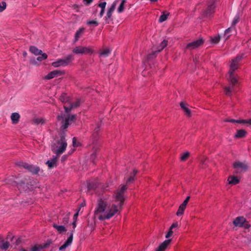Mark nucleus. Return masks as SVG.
Instances as JSON below:
<instances>
[{
  "label": "nucleus",
  "instance_id": "obj_62",
  "mask_svg": "<svg viewBox=\"0 0 251 251\" xmlns=\"http://www.w3.org/2000/svg\"><path fill=\"white\" fill-rule=\"evenodd\" d=\"M186 158H184V157L181 158V160H182V161H185V159H186Z\"/></svg>",
  "mask_w": 251,
  "mask_h": 251
},
{
  "label": "nucleus",
  "instance_id": "obj_16",
  "mask_svg": "<svg viewBox=\"0 0 251 251\" xmlns=\"http://www.w3.org/2000/svg\"><path fill=\"white\" fill-rule=\"evenodd\" d=\"M57 158H52L51 159L47 161L46 163L49 169L56 167L57 166Z\"/></svg>",
  "mask_w": 251,
  "mask_h": 251
},
{
  "label": "nucleus",
  "instance_id": "obj_27",
  "mask_svg": "<svg viewBox=\"0 0 251 251\" xmlns=\"http://www.w3.org/2000/svg\"><path fill=\"white\" fill-rule=\"evenodd\" d=\"M169 15V12H166V11H164L163 13V14L161 15L159 17V22L162 23V22L166 21Z\"/></svg>",
  "mask_w": 251,
  "mask_h": 251
},
{
  "label": "nucleus",
  "instance_id": "obj_11",
  "mask_svg": "<svg viewBox=\"0 0 251 251\" xmlns=\"http://www.w3.org/2000/svg\"><path fill=\"white\" fill-rule=\"evenodd\" d=\"M233 167L237 173H241L246 171L247 169V166L243 163L236 162L233 164Z\"/></svg>",
  "mask_w": 251,
  "mask_h": 251
},
{
  "label": "nucleus",
  "instance_id": "obj_33",
  "mask_svg": "<svg viewBox=\"0 0 251 251\" xmlns=\"http://www.w3.org/2000/svg\"><path fill=\"white\" fill-rule=\"evenodd\" d=\"M126 0H123L121 3L120 4V6H119L118 8V11L119 13H121L124 11L125 7L124 5L125 3L126 2Z\"/></svg>",
  "mask_w": 251,
  "mask_h": 251
},
{
  "label": "nucleus",
  "instance_id": "obj_15",
  "mask_svg": "<svg viewBox=\"0 0 251 251\" xmlns=\"http://www.w3.org/2000/svg\"><path fill=\"white\" fill-rule=\"evenodd\" d=\"M171 241L172 239H167L165 240L158 246L155 251H165L170 244Z\"/></svg>",
  "mask_w": 251,
  "mask_h": 251
},
{
  "label": "nucleus",
  "instance_id": "obj_39",
  "mask_svg": "<svg viewBox=\"0 0 251 251\" xmlns=\"http://www.w3.org/2000/svg\"><path fill=\"white\" fill-rule=\"evenodd\" d=\"M240 16L239 15H237L232 22V26H234L239 21Z\"/></svg>",
  "mask_w": 251,
  "mask_h": 251
},
{
  "label": "nucleus",
  "instance_id": "obj_58",
  "mask_svg": "<svg viewBox=\"0 0 251 251\" xmlns=\"http://www.w3.org/2000/svg\"><path fill=\"white\" fill-rule=\"evenodd\" d=\"M73 229H75L76 226V221H74V222L73 223Z\"/></svg>",
  "mask_w": 251,
  "mask_h": 251
},
{
  "label": "nucleus",
  "instance_id": "obj_5",
  "mask_svg": "<svg viewBox=\"0 0 251 251\" xmlns=\"http://www.w3.org/2000/svg\"><path fill=\"white\" fill-rule=\"evenodd\" d=\"M204 42V40L203 38H201L198 40L192 42L187 44L185 49H188L190 50H194L199 48L202 46Z\"/></svg>",
  "mask_w": 251,
  "mask_h": 251
},
{
  "label": "nucleus",
  "instance_id": "obj_56",
  "mask_svg": "<svg viewBox=\"0 0 251 251\" xmlns=\"http://www.w3.org/2000/svg\"><path fill=\"white\" fill-rule=\"evenodd\" d=\"M246 120V124H249L251 125V119H247Z\"/></svg>",
  "mask_w": 251,
  "mask_h": 251
},
{
  "label": "nucleus",
  "instance_id": "obj_26",
  "mask_svg": "<svg viewBox=\"0 0 251 251\" xmlns=\"http://www.w3.org/2000/svg\"><path fill=\"white\" fill-rule=\"evenodd\" d=\"M59 100L63 103H66L70 100V98L67 96V94L63 93L60 96Z\"/></svg>",
  "mask_w": 251,
  "mask_h": 251
},
{
  "label": "nucleus",
  "instance_id": "obj_6",
  "mask_svg": "<svg viewBox=\"0 0 251 251\" xmlns=\"http://www.w3.org/2000/svg\"><path fill=\"white\" fill-rule=\"evenodd\" d=\"M58 144H60V146L56 151L55 153L57 155H59L64 151L67 147V143L66 142L64 135H60V140L58 142Z\"/></svg>",
  "mask_w": 251,
  "mask_h": 251
},
{
  "label": "nucleus",
  "instance_id": "obj_48",
  "mask_svg": "<svg viewBox=\"0 0 251 251\" xmlns=\"http://www.w3.org/2000/svg\"><path fill=\"white\" fill-rule=\"evenodd\" d=\"M106 4V2H100L98 4V6L101 8V9H105Z\"/></svg>",
  "mask_w": 251,
  "mask_h": 251
},
{
  "label": "nucleus",
  "instance_id": "obj_4",
  "mask_svg": "<svg viewBox=\"0 0 251 251\" xmlns=\"http://www.w3.org/2000/svg\"><path fill=\"white\" fill-rule=\"evenodd\" d=\"M73 55L70 54L64 59H60L52 63L51 65L54 67L59 66H65L68 65L74 60Z\"/></svg>",
  "mask_w": 251,
  "mask_h": 251
},
{
  "label": "nucleus",
  "instance_id": "obj_64",
  "mask_svg": "<svg viewBox=\"0 0 251 251\" xmlns=\"http://www.w3.org/2000/svg\"><path fill=\"white\" fill-rule=\"evenodd\" d=\"M80 208H79V209L78 210V211H77V212L79 211H80Z\"/></svg>",
  "mask_w": 251,
  "mask_h": 251
},
{
  "label": "nucleus",
  "instance_id": "obj_18",
  "mask_svg": "<svg viewBox=\"0 0 251 251\" xmlns=\"http://www.w3.org/2000/svg\"><path fill=\"white\" fill-rule=\"evenodd\" d=\"M73 238V233L72 232L65 243L59 248L60 251H62L71 245Z\"/></svg>",
  "mask_w": 251,
  "mask_h": 251
},
{
  "label": "nucleus",
  "instance_id": "obj_31",
  "mask_svg": "<svg viewBox=\"0 0 251 251\" xmlns=\"http://www.w3.org/2000/svg\"><path fill=\"white\" fill-rule=\"evenodd\" d=\"M84 30V28H80L78 30L76 31L75 34V41H77L78 40V38L80 37L81 34L83 32Z\"/></svg>",
  "mask_w": 251,
  "mask_h": 251
},
{
  "label": "nucleus",
  "instance_id": "obj_8",
  "mask_svg": "<svg viewBox=\"0 0 251 251\" xmlns=\"http://www.w3.org/2000/svg\"><path fill=\"white\" fill-rule=\"evenodd\" d=\"M19 165L22 166L25 169H27L29 172H31L34 175L38 174L40 170L39 167L33 166L26 163L20 162Z\"/></svg>",
  "mask_w": 251,
  "mask_h": 251
},
{
  "label": "nucleus",
  "instance_id": "obj_55",
  "mask_svg": "<svg viewBox=\"0 0 251 251\" xmlns=\"http://www.w3.org/2000/svg\"><path fill=\"white\" fill-rule=\"evenodd\" d=\"M105 9H101V11L100 13V17H102L103 15V14L104 13Z\"/></svg>",
  "mask_w": 251,
  "mask_h": 251
},
{
  "label": "nucleus",
  "instance_id": "obj_41",
  "mask_svg": "<svg viewBox=\"0 0 251 251\" xmlns=\"http://www.w3.org/2000/svg\"><path fill=\"white\" fill-rule=\"evenodd\" d=\"M6 7V3L4 1L0 3V12H2Z\"/></svg>",
  "mask_w": 251,
  "mask_h": 251
},
{
  "label": "nucleus",
  "instance_id": "obj_17",
  "mask_svg": "<svg viewBox=\"0 0 251 251\" xmlns=\"http://www.w3.org/2000/svg\"><path fill=\"white\" fill-rule=\"evenodd\" d=\"M247 135V132L245 129H239L237 130L236 133L234 136V137L236 139H240L245 137Z\"/></svg>",
  "mask_w": 251,
  "mask_h": 251
},
{
  "label": "nucleus",
  "instance_id": "obj_52",
  "mask_svg": "<svg viewBox=\"0 0 251 251\" xmlns=\"http://www.w3.org/2000/svg\"><path fill=\"white\" fill-rule=\"evenodd\" d=\"M93 0H84V2H85V5H88L92 2Z\"/></svg>",
  "mask_w": 251,
  "mask_h": 251
},
{
  "label": "nucleus",
  "instance_id": "obj_53",
  "mask_svg": "<svg viewBox=\"0 0 251 251\" xmlns=\"http://www.w3.org/2000/svg\"><path fill=\"white\" fill-rule=\"evenodd\" d=\"M231 31V27H229V28H228L227 29H226L225 30V34H228V33H229Z\"/></svg>",
  "mask_w": 251,
  "mask_h": 251
},
{
  "label": "nucleus",
  "instance_id": "obj_12",
  "mask_svg": "<svg viewBox=\"0 0 251 251\" xmlns=\"http://www.w3.org/2000/svg\"><path fill=\"white\" fill-rule=\"evenodd\" d=\"M65 74L64 71L54 70L49 73L45 76L46 79H50L58 75H63Z\"/></svg>",
  "mask_w": 251,
  "mask_h": 251
},
{
  "label": "nucleus",
  "instance_id": "obj_51",
  "mask_svg": "<svg viewBox=\"0 0 251 251\" xmlns=\"http://www.w3.org/2000/svg\"><path fill=\"white\" fill-rule=\"evenodd\" d=\"M246 120L242 119V120H237V123L238 124H246Z\"/></svg>",
  "mask_w": 251,
  "mask_h": 251
},
{
  "label": "nucleus",
  "instance_id": "obj_45",
  "mask_svg": "<svg viewBox=\"0 0 251 251\" xmlns=\"http://www.w3.org/2000/svg\"><path fill=\"white\" fill-rule=\"evenodd\" d=\"M220 37L219 36H216L214 38H212L211 39V41L213 43L217 44L220 41Z\"/></svg>",
  "mask_w": 251,
  "mask_h": 251
},
{
  "label": "nucleus",
  "instance_id": "obj_1",
  "mask_svg": "<svg viewBox=\"0 0 251 251\" xmlns=\"http://www.w3.org/2000/svg\"><path fill=\"white\" fill-rule=\"evenodd\" d=\"M127 187L124 185L112 197L104 195L99 199L94 211V217L100 221L109 220L118 215L122 209L124 193Z\"/></svg>",
  "mask_w": 251,
  "mask_h": 251
},
{
  "label": "nucleus",
  "instance_id": "obj_61",
  "mask_svg": "<svg viewBox=\"0 0 251 251\" xmlns=\"http://www.w3.org/2000/svg\"><path fill=\"white\" fill-rule=\"evenodd\" d=\"M23 55H24V56H25H25H26V52L25 51V52L23 53Z\"/></svg>",
  "mask_w": 251,
  "mask_h": 251
},
{
  "label": "nucleus",
  "instance_id": "obj_2",
  "mask_svg": "<svg viewBox=\"0 0 251 251\" xmlns=\"http://www.w3.org/2000/svg\"><path fill=\"white\" fill-rule=\"evenodd\" d=\"M64 115L61 114L60 115H58L56 117L58 121H61L62 125L60 128L63 130L67 129L69 125H70L73 122H75L76 120V115L75 114H69L68 116L64 119Z\"/></svg>",
  "mask_w": 251,
  "mask_h": 251
},
{
  "label": "nucleus",
  "instance_id": "obj_19",
  "mask_svg": "<svg viewBox=\"0 0 251 251\" xmlns=\"http://www.w3.org/2000/svg\"><path fill=\"white\" fill-rule=\"evenodd\" d=\"M228 74L229 81L233 86H234L236 84L238 83V80L236 78V77L235 74H234V72H232V73H230V71H228Z\"/></svg>",
  "mask_w": 251,
  "mask_h": 251
},
{
  "label": "nucleus",
  "instance_id": "obj_50",
  "mask_svg": "<svg viewBox=\"0 0 251 251\" xmlns=\"http://www.w3.org/2000/svg\"><path fill=\"white\" fill-rule=\"evenodd\" d=\"M155 52H153L152 53H151V54H149L148 56H147V59L148 60H150L151 59H152L154 57H155Z\"/></svg>",
  "mask_w": 251,
  "mask_h": 251
},
{
  "label": "nucleus",
  "instance_id": "obj_30",
  "mask_svg": "<svg viewBox=\"0 0 251 251\" xmlns=\"http://www.w3.org/2000/svg\"><path fill=\"white\" fill-rule=\"evenodd\" d=\"M32 122L36 125H39V124H44L45 123V120L43 118H35L32 119Z\"/></svg>",
  "mask_w": 251,
  "mask_h": 251
},
{
  "label": "nucleus",
  "instance_id": "obj_23",
  "mask_svg": "<svg viewBox=\"0 0 251 251\" xmlns=\"http://www.w3.org/2000/svg\"><path fill=\"white\" fill-rule=\"evenodd\" d=\"M20 116L18 113H13L11 115V119L13 124H17L19 122Z\"/></svg>",
  "mask_w": 251,
  "mask_h": 251
},
{
  "label": "nucleus",
  "instance_id": "obj_35",
  "mask_svg": "<svg viewBox=\"0 0 251 251\" xmlns=\"http://www.w3.org/2000/svg\"><path fill=\"white\" fill-rule=\"evenodd\" d=\"M168 45V41L166 40H164L160 44V49H159L158 51L160 52L162 50H163Z\"/></svg>",
  "mask_w": 251,
  "mask_h": 251
},
{
  "label": "nucleus",
  "instance_id": "obj_59",
  "mask_svg": "<svg viewBox=\"0 0 251 251\" xmlns=\"http://www.w3.org/2000/svg\"><path fill=\"white\" fill-rule=\"evenodd\" d=\"M73 7L74 9H76L78 8V5L76 4H75L73 5Z\"/></svg>",
  "mask_w": 251,
  "mask_h": 251
},
{
  "label": "nucleus",
  "instance_id": "obj_60",
  "mask_svg": "<svg viewBox=\"0 0 251 251\" xmlns=\"http://www.w3.org/2000/svg\"><path fill=\"white\" fill-rule=\"evenodd\" d=\"M37 249L36 248H33L32 249V251H36Z\"/></svg>",
  "mask_w": 251,
  "mask_h": 251
},
{
  "label": "nucleus",
  "instance_id": "obj_44",
  "mask_svg": "<svg viewBox=\"0 0 251 251\" xmlns=\"http://www.w3.org/2000/svg\"><path fill=\"white\" fill-rule=\"evenodd\" d=\"M64 108L65 109V112L67 114L69 113L71 110L73 109V107L71 105H70L69 107H67L66 106L64 105Z\"/></svg>",
  "mask_w": 251,
  "mask_h": 251
},
{
  "label": "nucleus",
  "instance_id": "obj_25",
  "mask_svg": "<svg viewBox=\"0 0 251 251\" xmlns=\"http://www.w3.org/2000/svg\"><path fill=\"white\" fill-rule=\"evenodd\" d=\"M53 227L60 233L66 231V228L64 226H58L55 224H53Z\"/></svg>",
  "mask_w": 251,
  "mask_h": 251
},
{
  "label": "nucleus",
  "instance_id": "obj_37",
  "mask_svg": "<svg viewBox=\"0 0 251 251\" xmlns=\"http://www.w3.org/2000/svg\"><path fill=\"white\" fill-rule=\"evenodd\" d=\"M100 131V126H97V127H95L94 132H93V136L95 137H97L99 135V132Z\"/></svg>",
  "mask_w": 251,
  "mask_h": 251
},
{
  "label": "nucleus",
  "instance_id": "obj_21",
  "mask_svg": "<svg viewBox=\"0 0 251 251\" xmlns=\"http://www.w3.org/2000/svg\"><path fill=\"white\" fill-rule=\"evenodd\" d=\"M178 227V224L177 222H175V223H173L172 225V226H170L168 232L166 235V236H165L166 238H169V237L172 236L173 234V229L175 228H177Z\"/></svg>",
  "mask_w": 251,
  "mask_h": 251
},
{
  "label": "nucleus",
  "instance_id": "obj_10",
  "mask_svg": "<svg viewBox=\"0 0 251 251\" xmlns=\"http://www.w3.org/2000/svg\"><path fill=\"white\" fill-rule=\"evenodd\" d=\"M190 198V197L189 196L187 197L183 203L180 205L176 214L177 216H180L183 215Z\"/></svg>",
  "mask_w": 251,
  "mask_h": 251
},
{
  "label": "nucleus",
  "instance_id": "obj_54",
  "mask_svg": "<svg viewBox=\"0 0 251 251\" xmlns=\"http://www.w3.org/2000/svg\"><path fill=\"white\" fill-rule=\"evenodd\" d=\"M78 215V212H77L76 213H75L74 214V221H76Z\"/></svg>",
  "mask_w": 251,
  "mask_h": 251
},
{
  "label": "nucleus",
  "instance_id": "obj_46",
  "mask_svg": "<svg viewBox=\"0 0 251 251\" xmlns=\"http://www.w3.org/2000/svg\"><path fill=\"white\" fill-rule=\"evenodd\" d=\"M225 122H229L232 123H237V120H234L233 119H226L224 120Z\"/></svg>",
  "mask_w": 251,
  "mask_h": 251
},
{
  "label": "nucleus",
  "instance_id": "obj_28",
  "mask_svg": "<svg viewBox=\"0 0 251 251\" xmlns=\"http://www.w3.org/2000/svg\"><path fill=\"white\" fill-rule=\"evenodd\" d=\"M137 171L134 170L133 172L130 174V176L126 180V183L132 182L134 179V176L137 173Z\"/></svg>",
  "mask_w": 251,
  "mask_h": 251
},
{
  "label": "nucleus",
  "instance_id": "obj_20",
  "mask_svg": "<svg viewBox=\"0 0 251 251\" xmlns=\"http://www.w3.org/2000/svg\"><path fill=\"white\" fill-rule=\"evenodd\" d=\"M227 181L229 184L236 185L239 183V179L234 176H230L227 178Z\"/></svg>",
  "mask_w": 251,
  "mask_h": 251
},
{
  "label": "nucleus",
  "instance_id": "obj_14",
  "mask_svg": "<svg viewBox=\"0 0 251 251\" xmlns=\"http://www.w3.org/2000/svg\"><path fill=\"white\" fill-rule=\"evenodd\" d=\"M180 106L181 109L184 112V115L188 118H190L192 116L191 111L188 107V104L183 102L180 103Z\"/></svg>",
  "mask_w": 251,
  "mask_h": 251
},
{
  "label": "nucleus",
  "instance_id": "obj_49",
  "mask_svg": "<svg viewBox=\"0 0 251 251\" xmlns=\"http://www.w3.org/2000/svg\"><path fill=\"white\" fill-rule=\"evenodd\" d=\"M190 155V152L188 151H185L182 153L181 154L180 157H189V156Z\"/></svg>",
  "mask_w": 251,
  "mask_h": 251
},
{
  "label": "nucleus",
  "instance_id": "obj_9",
  "mask_svg": "<svg viewBox=\"0 0 251 251\" xmlns=\"http://www.w3.org/2000/svg\"><path fill=\"white\" fill-rule=\"evenodd\" d=\"M242 59V56H237L232 60V62L230 66V69L229 70V71H230V73L234 72V71L238 68V63Z\"/></svg>",
  "mask_w": 251,
  "mask_h": 251
},
{
  "label": "nucleus",
  "instance_id": "obj_32",
  "mask_svg": "<svg viewBox=\"0 0 251 251\" xmlns=\"http://www.w3.org/2000/svg\"><path fill=\"white\" fill-rule=\"evenodd\" d=\"M110 52V50L109 49H105L103 50L100 51L99 53L100 56H107Z\"/></svg>",
  "mask_w": 251,
  "mask_h": 251
},
{
  "label": "nucleus",
  "instance_id": "obj_42",
  "mask_svg": "<svg viewBox=\"0 0 251 251\" xmlns=\"http://www.w3.org/2000/svg\"><path fill=\"white\" fill-rule=\"evenodd\" d=\"M70 105L73 107V108H76L80 105V100H78L75 102L71 103Z\"/></svg>",
  "mask_w": 251,
  "mask_h": 251
},
{
  "label": "nucleus",
  "instance_id": "obj_7",
  "mask_svg": "<svg viewBox=\"0 0 251 251\" xmlns=\"http://www.w3.org/2000/svg\"><path fill=\"white\" fill-rule=\"evenodd\" d=\"M235 226L242 227L244 225V227L246 228H249L250 225L246 222V219L243 216L237 217L233 222Z\"/></svg>",
  "mask_w": 251,
  "mask_h": 251
},
{
  "label": "nucleus",
  "instance_id": "obj_29",
  "mask_svg": "<svg viewBox=\"0 0 251 251\" xmlns=\"http://www.w3.org/2000/svg\"><path fill=\"white\" fill-rule=\"evenodd\" d=\"M112 12L107 11L106 16L105 17V20L107 24H109L110 22L113 20L112 18Z\"/></svg>",
  "mask_w": 251,
  "mask_h": 251
},
{
  "label": "nucleus",
  "instance_id": "obj_22",
  "mask_svg": "<svg viewBox=\"0 0 251 251\" xmlns=\"http://www.w3.org/2000/svg\"><path fill=\"white\" fill-rule=\"evenodd\" d=\"M215 6L213 4L208 5L205 10L204 15L205 16H208L214 12Z\"/></svg>",
  "mask_w": 251,
  "mask_h": 251
},
{
  "label": "nucleus",
  "instance_id": "obj_63",
  "mask_svg": "<svg viewBox=\"0 0 251 251\" xmlns=\"http://www.w3.org/2000/svg\"><path fill=\"white\" fill-rule=\"evenodd\" d=\"M152 2H156L157 1V0H150Z\"/></svg>",
  "mask_w": 251,
  "mask_h": 251
},
{
  "label": "nucleus",
  "instance_id": "obj_36",
  "mask_svg": "<svg viewBox=\"0 0 251 251\" xmlns=\"http://www.w3.org/2000/svg\"><path fill=\"white\" fill-rule=\"evenodd\" d=\"M9 247V243L7 241L3 242L1 245L0 246V248L3 250H6Z\"/></svg>",
  "mask_w": 251,
  "mask_h": 251
},
{
  "label": "nucleus",
  "instance_id": "obj_24",
  "mask_svg": "<svg viewBox=\"0 0 251 251\" xmlns=\"http://www.w3.org/2000/svg\"><path fill=\"white\" fill-rule=\"evenodd\" d=\"M29 51L35 55H38L42 52L41 50H39L37 47L34 46H31L29 47Z\"/></svg>",
  "mask_w": 251,
  "mask_h": 251
},
{
  "label": "nucleus",
  "instance_id": "obj_43",
  "mask_svg": "<svg viewBox=\"0 0 251 251\" xmlns=\"http://www.w3.org/2000/svg\"><path fill=\"white\" fill-rule=\"evenodd\" d=\"M116 1H114L113 4L111 5V6H110V7L108 9V11H109L110 12H112L113 13V12L114 11V10H115V7H116Z\"/></svg>",
  "mask_w": 251,
  "mask_h": 251
},
{
  "label": "nucleus",
  "instance_id": "obj_34",
  "mask_svg": "<svg viewBox=\"0 0 251 251\" xmlns=\"http://www.w3.org/2000/svg\"><path fill=\"white\" fill-rule=\"evenodd\" d=\"M40 55H41V56H39L37 58V60L39 61H42L48 58V55L46 53H43L42 52Z\"/></svg>",
  "mask_w": 251,
  "mask_h": 251
},
{
  "label": "nucleus",
  "instance_id": "obj_47",
  "mask_svg": "<svg viewBox=\"0 0 251 251\" xmlns=\"http://www.w3.org/2000/svg\"><path fill=\"white\" fill-rule=\"evenodd\" d=\"M224 91L226 95H229L231 91L230 87H225L224 88Z\"/></svg>",
  "mask_w": 251,
  "mask_h": 251
},
{
  "label": "nucleus",
  "instance_id": "obj_40",
  "mask_svg": "<svg viewBox=\"0 0 251 251\" xmlns=\"http://www.w3.org/2000/svg\"><path fill=\"white\" fill-rule=\"evenodd\" d=\"M80 143L77 141V139L75 137L73 138V146L75 147H77L80 146Z\"/></svg>",
  "mask_w": 251,
  "mask_h": 251
},
{
  "label": "nucleus",
  "instance_id": "obj_57",
  "mask_svg": "<svg viewBox=\"0 0 251 251\" xmlns=\"http://www.w3.org/2000/svg\"><path fill=\"white\" fill-rule=\"evenodd\" d=\"M88 188L90 190L91 189H94V187L92 186L90 184H89L88 185Z\"/></svg>",
  "mask_w": 251,
  "mask_h": 251
},
{
  "label": "nucleus",
  "instance_id": "obj_3",
  "mask_svg": "<svg viewBox=\"0 0 251 251\" xmlns=\"http://www.w3.org/2000/svg\"><path fill=\"white\" fill-rule=\"evenodd\" d=\"M73 52L76 54H92L94 52V50L91 47H84V46H76L73 49Z\"/></svg>",
  "mask_w": 251,
  "mask_h": 251
},
{
  "label": "nucleus",
  "instance_id": "obj_13",
  "mask_svg": "<svg viewBox=\"0 0 251 251\" xmlns=\"http://www.w3.org/2000/svg\"><path fill=\"white\" fill-rule=\"evenodd\" d=\"M101 145L100 144H96L93 146L91 150V157H96L97 155H100Z\"/></svg>",
  "mask_w": 251,
  "mask_h": 251
},
{
  "label": "nucleus",
  "instance_id": "obj_38",
  "mask_svg": "<svg viewBox=\"0 0 251 251\" xmlns=\"http://www.w3.org/2000/svg\"><path fill=\"white\" fill-rule=\"evenodd\" d=\"M88 25H93L94 26H97L99 25V23L96 20L88 21L87 22Z\"/></svg>",
  "mask_w": 251,
  "mask_h": 251
}]
</instances>
